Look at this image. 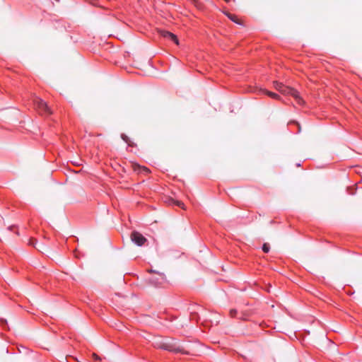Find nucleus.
<instances>
[{
    "label": "nucleus",
    "mask_w": 362,
    "mask_h": 362,
    "mask_svg": "<svg viewBox=\"0 0 362 362\" xmlns=\"http://www.w3.org/2000/svg\"><path fill=\"white\" fill-rule=\"evenodd\" d=\"M284 85L282 83L278 82V81H274V88L281 92V89L283 88V86Z\"/></svg>",
    "instance_id": "9"
},
{
    "label": "nucleus",
    "mask_w": 362,
    "mask_h": 362,
    "mask_svg": "<svg viewBox=\"0 0 362 362\" xmlns=\"http://www.w3.org/2000/svg\"><path fill=\"white\" fill-rule=\"evenodd\" d=\"M12 228H13V226H10V227H8V229L12 230Z\"/></svg>",
    "instance_id": "19"
},
{
    "label": "nucleus",
    "mask_w": 362,
    "mask_h": 362,
    "mask_svg": "<svg viewBox=\"0 0 362 362\" xmlns=\"http://www.w3.org/2000/svg\"><path fill=\"white\" fill-rule=\"evenodd\" d=\"M269 250H270V247L268 243H264L262 246V250L265 252V253H267L269 252Z\"/></svg>",
    "instance_id": "12"
},
{
    "label": "nucleus",
    "mask_w": 362,
    "mask_h": 362,
    "mask_svg": "<svg viewBox=\"0 0 362 362\" xmlns=\"http://www.w3.org/2000/svg\"><path fill=\"white\" fill-rule=\"evenodd\" d=\"M121 138H122V139L124 141H125L127 144H129V145H130V146L132 145V144H131V141H130L129 138L126 134H122L121 135Z\"/></svg>",
    "instance_id": "11"
},
{
    "label": "nucleus",
    "mask_w": 362,
    "mask_h": 362,
    "mask_svg": "<svg viewBox=\"0 0 362 362\" xmlns=\"http://www.w3.org/2000/svg\"><path fill=\"white\" fill-rule=\"evenodd\" d=\"M4 226V218L0 216V228H1Z\"/></svg>",
    "instance_id": "16"
},
{
    "label": "nucleus",
    "mask_w": 362,
    "mask_h": 362,
    "mask_svg": "<svg viewBox=\"0 0 362 362\" xmlns=\"http://www.w3.org/2000/svg\"><path fill=\"white\" fill-rule=\"evenodd\" d=\"M236 313H237V310H235V309H231V310H230V316H231V317H233L235 316Z\"/></svg>",
    "instance_id": "13"
},
{
    "label": "nucleus",
    "mask_w": 362,
    "mask_h": 362,
    "mask_svg": "<svg viewBox=\"0 0 362 362\" xmlns=\"http://www.w3.org/2000/svg\"><path fill=\"white\" fill-rule=\"evenodd\" d=\"M280 93H281L282 94H284V95H292L296 99V100L297 101V103L298 104L303 103V100L299 95L298 92L296 90H295L289 86H284L283 88L281 89Z\"/></svg>",
    "instance_id": "3"
},
{
    "label": "nucleus",
    "mask_w": 362,
    "mask_h": 362,
    "mask_svg": "<svg viewBox=\"0 0 362 362\" xmlns=\"http://www.w3.org/2000/svg\"><path fill=\"white\" fill-rule=\"evenodd\" d=\"M1 324L3 326H7V320L5 319H1Z\"/></svg>",
    "instance_id": "15"
},
{
    "label": "nucleus",
    "mask_w": 362,
    "mask_h": 362,
    "mask_svg": "<svg viewBox=\"0 0 362 362\" xmlns=\"http://www.w3.org/2000/svg\"><path fill=\"white\" fill-rule=\"evenodd\" d=\"M265 93L267 95H269V97L272 98H274V99H279V95H277L275 93L267 90V91H265Z\"/></svg>",
    "instance_id": "10"
},
{
    "label": "nucleus",
    "mask_w": 362,
    "mask_h": 362,
    "mask_svg": "<svg viewBox=\"0 0 362 362\" xmlns=\"http://www.w3.org/2000/svg\"><path fill=\"white\" fill-rule=\"evenodd\" d=\"M93 358H95V360H98L100 361V358L96 354H93Z\"/></svg>",
    "instance_id": "17"
},
{
    "label": "nucleus",
    "mask_w": 362,
    "mask_h": 362,
    "mask_svg": "<svg viewBox=\"0 0 362 362\" xmlns=\"http://www.w3.org/2000/svg\"><path fill=\"white\" fill-rule=\"evenodd\" d=\"M157 276L158 277H153L150 279V281L153 283V284H161V282H158V281L161 279V280H165V275L163 274H161V273H158L157 274Z\"/></svg>",
    "instance_id": "6"
},
{
    "label": "nucleus",
    "mask_w": 362,
    "mask_h": 362,
    "mask_svg": "<svg viewBox=\"0 0 362 362\" xmlns=\"http://www.w3.org/2000/svg\"><path fill=\"white\" fill-rule=\"evenodd\" d=\"M37 240L35 239L31 238L29 240V245H33V247H36L38 250L42 251L45 249V247L42 245L39 248L36 247Z\"/></svg>",
    "instance_id": "7"
},
{
    "label": "nucleus",
    "mask_w": 362,
    "mask_h": 362,
    "mask_svg": "<svg viewBox=\"0 0 362 362\" xmlns=\"http://www.w3.org/2000/svg\"><path fill=\"white\" fill-rule=\"evenodd\" d=\"M34 105L41 115H51L52 112L47 103L39 98H35L33 100Z\"/></svg>",
    "instance_id": "2"
},
{
    "label": "nucleus",
    "mask_w": 362,
    "mask_h": 362,
    "mask_svg": "<svg viewBox=\"0 0 362 362\" xmlns=\"http://www.w3.org/2000/svg\"><path fill=\"white\" fill-rule=\"evenodd\" d=\"M177 205L184 209V204L181 202H177Z\"/></svg>",
    "instance_id": "18"
},
{
    "label": "nucleus",
    "mask_w": 362,
    "mask_h": 362,
    "mask_svg": "<svg viewBox=\"0 0 362 362\" xmlns=\"http://www.w3.org/2000/svg\"><path fill=\"white\" fill-rule=\"evenodd\" d=\"M224 1H226V2H228V1H230V0H224Z\"/></svg>",
    "instance_id": "20"
},
{
    "label": "nucleus",
    "mask_w": 362,
    "mask_h": 362,
    "mask_svg": "<svg viewBox=\"0 0 362 362\" xmlns=\"http://www.w3.org/2000/svg\"><path fill=\"white\" fill-rule=\"evenodd\" d=\"M158 33L162 37L172 40L176 45H179L178 39H177V36L175 35H174L173 33H172L169 31H167V30H159Z\"/></svg>",
    "instance_id": "5"
},
{
    "label": "nucleus",
    "mask_w": 362,
    "mask_h": 362,
    "mask_svg": "<svg viewBox=\"0 0 362 362\" xmlns=\"http://www.w3.org/2000/svg\"><path fill=\"white\" fill-rule=\"evenodd\" d=\"M131 240L138 246L144 245L147 242V239L140 233L133 231L131 234Z\"/></svg>",
    "instance_id": "4"
},
{
    "label": "nucleus",
    "mask_w": 362,
    "mask_h": 362,
    "mask_svg": "<svg viewBox=\"0 0 362 362\" xmlns=\"http://www.w3.org/2000/svg\"><path fill=\"white\" fill-rule=\"evenodd\" d=\"M139 168H140L142 172H144L146 173H148L149 172V170L146 167H142V168L139 167Z\"/></svg>",
    "instance_id": "14"
},
{
    "label": "nucleus",
    "mask_w": 362,
    "mask_h": 362,
    "mask_svg": "<svg viewBox=\"0 0 362 362\" xmlns=\"http://www.w3.org/2000/svg\"><path fill=\"white\" fill-rule=\"evenodd\" d=\"M153 346L156 348L162 349L169 351L187 354V352L184 351L182 349H181L179 346H176V344L174 343L173 339H163L159 337L154 340Z\"/></svg>",
    "instance_id": "1"
},
{
    "label": "nucleus",
    "mask_w": 362,
    "mask_h": 362,
    "mask_svg": "<svg viewBox=\"0 0 362 362\" xmlns=\"http://www.w3.org/2000/svg\"><path fill=\"white\" fill-rule=\"evenodd\" d=\"M226 15L231 20L233 21V22L236 23H238V24H240V21L238 20V18H237L236 16H234V15H232L229 13H226Z\"/></svg>",
    "instance_id": "8"
}]
</instances>
